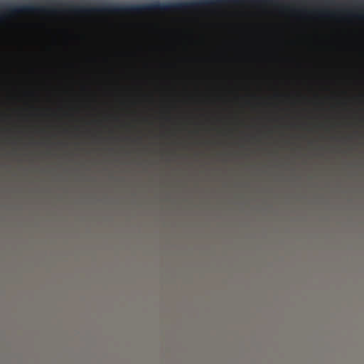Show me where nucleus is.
Wrapping results in <instances>:
<instances>
[{"label":"nucleus","mask_w":364,"mask_h":364,"mask_svg":"<svg viewBox=\"0 0 364 364\" xmlns=\"http://www.w3.org/2000/svg\"><path fill=\"white\" fill-rule=\"evenodd\" d=\"M291 128L292 151L296 140V0H291Z\"/></svg>","instance_id":"2"},{"label":"nucleus","mask_w":364,"mask_h":364,"mask_svg":"<svg viewBox=\"0 0 364 364\" xmlns=\"http://www.w3.org/2000/svg\"><path fill=\"white\" fill-rule=\"evenodd\" d=\"M237 0H200L186 1L176 4H151L143 5H133L129 6L117 7L114 11H126L132 13H141L149 11H166L170 9L186 10L196 9L201 7L223 4L230 2H236Z\"/></svg>","instance_id":"1"},{"label":"nucleus","mask_w":364,"mask_h":364,"mask_svg":"<svg viewBox=\"0 0 364 364\" xmlns=\"http://www.w3.org/2000/svg\"><path fill=\"white\" fill-rule=\"evenodd\" d=\"M299 0H297V3ZM300 54H299V7L297 6V131L299 130V101H300ZM299 140V133L297 132V141ZM299 145L297 144V149Z\"/></svg>","instance_id":"4"},{"label":"nucleus","mask_w":364,"mask_h":364,"mask_svg":"<svg viewBox=\"0 0 364 364\" xmlns=\"http://www.w3.org/2000/svg\"><path fill=\"white\" fill-rule=\"evenodd\" d=\"M37 11H45V7L33 5L6 6L4 9H0V21H2L6 16H14L23 13H33Z\"/></svg>","instance_id":"3"}]
</instances>
